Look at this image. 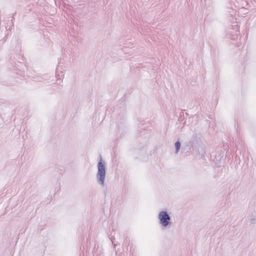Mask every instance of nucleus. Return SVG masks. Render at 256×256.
I'll return each mask as SVG.
<instances>
[{
	"instance_id": "obj_2",
	"label": "nucleus",
	"mask_w": 256,
	"mask_h": 256,
	"mask_svg": "<svg viewBox=\"0 0 256 256\" xmlns=\"http://www.w3.org/2000/svg\"><path fill=\"white\" fill-rule=\"evenodd\" d=\"M158 219L160 224L164 228L170 227L172 224L170 216L166 210H162L160 212Z\"/></svg>"
},
{
	"instance_id": "obj_1",
	"label": "nucleus",
	"mask_w": 256,
	"mask_h": 256,
	"mask_svg": "<svg viewBox=\"0 0 256 256\" xmlns=\"http://www.w3.org/2000/svg\"><path fill=\"white\" fill-rule=\"evenodd\" d=\"M106 174V164L102 160L101 156H100V158L98 164V172L96 175V178L98 184L102 186L104 185Z\"/></svg>"
},
{
	"instance_id": "obj_4",
	"label": "nucleus",
	"mask_w": 256,
	"mask_h": 256,
	"mask_svg": "<svg viewBox=\"0 0 256 256\" xmlns=\"http://www.w3.org/2000/svg\"><path fill=\"white\" fill-rule=\"evenodd\" d=\"M181 144L180 141H176L174 144L175 152L176 154L178 153L180 148Z\"/></svg>"
},
{
	"instance_id": "obj_5",
	"label": "nucleus",
	"mask_w": 256,
	"mask_h": 256,
	"mask_svg": "<svg viewBox=\"0 0 256 256\" xmlns=\"http://www.w3.org/2000/svg\"><path fill=\"white\" fill-rule=\"evenodd\" d=\"M124 119H125V117L124 116H122V121L124 122Z\"/></svg>"
},
{
	"instance_id": "obj_3",
	"label": "nucleus",
	"mask_w": 256,
	"mask_h": 256,
	"mask_svg": "<svg viewBox=\"0 0 256 256\" xmlns=\"http://www.w3.org/2000/svg\"><path fill=\"white\" fill-rule=\"evenodd\" d=\"M200 134L194 133L192 135L191 139L188 142V146H189L190 148H192L193 149H196L197 148H200L202 152L204 150L203 148L200 146Z\"/></svg>"
}]
</instances>
